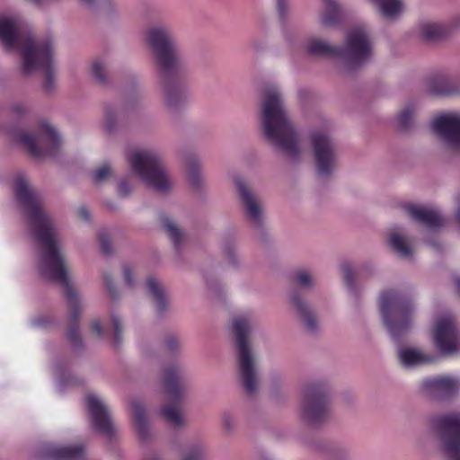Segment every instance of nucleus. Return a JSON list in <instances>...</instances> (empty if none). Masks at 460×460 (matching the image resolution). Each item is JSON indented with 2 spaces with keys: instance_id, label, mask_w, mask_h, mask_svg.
<instances>
[{
  "instance_id": "obj_14",
  "label": "nucleus",
  "mask_w": 460,
  "mask_h": 460,
  "mask_svg": "<svg viewBox=\"0 0 460 460\" xmlns=\"http://www.w3.org/2000/svg\"><path fill=\"white\" fill-rule=\"evenodd\" d=\"M314 160L320 175L331 174L336 162V146L330 135L323 130L314 131L311 135Z\"/></svg>"
},
{
  "instance_id": "obj_60",
  "label": "nucleus",
  "mask_w": 460,
  "mask_h": 460,
  "mask_svg": "<svg viewBox=\"0 0 460 460\" xmlns=\"http://www.w3.org/2000/svg\"><path fill=\"white\" fill-rule=\"evenodd\" d=\"M456 286H457V288H458V292L460 294V279H456Z\"/></svg>"
},
{
  "instance_id": "obj_28",
  "label": "nucleus",
  "mask_w": 460,
  "mask_h": 460,
  "mask_svg": "<svg viewBox=\"0 0 460 460\" xmlns=\"http://www.w3.org/2000/svg\"><path fill=\"white\" fill-rule=\"evenodd\" d=\"M48 456L53 460H82L84 448L82 446L52 447Z\"/></svg>"
},
{
  "instance_id": "obj_55",
  "label": "nucleus",
  "mask_w": 460,
  "mask_h": 460,
  "mask_svg": "<svg viewBox=\"0 0 460 460\" xmlns=\"http://www.w3.org/2000/svg\"><path fill=\"white\" fill-rule=\"evenodd\" d=\"M77 2L89 10H94L97 5V0H77Z\"/></svg>"
},
{
  "instance_id": "obj_56",
  "label": "nucleus",
  "mask_w": 460,
  "mask_h": 460,
  "mask_svg": "<svg viewBox=\"0 0 460 460\" xmlns=\"http://www.w3.org/2000/svg\"><path fill=\"white\" fill-rule=\"evenodd\" d=\"M127 76H128V80L130 82H132V84H139V75L137 73H136L134 71H128V73L127 74Z\"/></svg>"
},
{
  "instance_id": "obj_51",
  "label": "nucleus",
  "mask_w": 460,
  "mask_h": 460,
  "mask_svg": "<svg viewBox=\"0 0 460 460\" xmlns=\"http://www.w3.org/2000/svg\"><path fill=\"white\" fill-rule=\"evenodd\" d=\"M92 330L93 332L98 336V337H103L105 336V332L102 330L101 323L98 320H94L92 323Z\"/></svg>"
},
{
  "instance_id": "obj_7",
  "label": "nucleus",
  "mask_w": 460,
  "mask_h": 460,
  "mask_svg": "<svg viewBox=\"0 0 460 460\" xmlns=\"http://www.w3.org/2000/svg\"><path fill=\"white\" fill-rule=\"evenodd\" d=\"M233 330L239 354V372L243 386L248 394H253L257 387L254 362L248 341L250 323L245 317L234 319Z\"/></svg>"
},
{
  "instance_id": "obj_45",
  "label": "nucleus",
  "mask_w": 460,
  "mask_h": 460,
  "mask_svg": "<svg viewBox=\"0 0 460 460\" xmlns=\"http://www.w3.org/2000/svg\"><path fill=\"white\" fill-rule=\"evenodd\" d=\"M248 46L255 52H262L266 49V43L260 39H251L248 42Z\"/></svg>"
},
{
  "instance_id": "obj_40",
  "label": "nucleus",
  "mask_w": 460,
  "mask_h": 460,
  "mask_svg": "<svg viewBox=\"0 0 460 460\" xmlns=\"http://www.w3.org/2000/svg\"><path fill=\"white\" fill-rule=\"evenodd\" d=\"M295 282L304 288H310L313 284L311 276L307 271L302 270L296 273L294 277Z\"/></svg>"
},
{
  "instance_id": "obj_20",
  "label": "nucleus",
  "mask_w": 460,
  "mask_h": 460,
  "mask_svg": "<svg viewBox=\"0 0 460 460\" xmlns=\"http://www.w3.org/2000/svg\"><path fill=\"white\" fill-rule=\"evenodd\" d=\"M235 184L248 219L253 224L260 226L261 222V208L259 201L243 180L237 178Z\"/></svg>"
},
{
  "instance_id": "obj_53",
  "label": "nucleus",
  "mask_w": 460,
  "mask_h": 460,
  "mask_svg": "<svg viewBox=\"0 0 460 460\" xmlns=\"http://www.w3.org/2000/svg\"><path fill=\"white\" fill-rule=\"evenodd\" d=\"M13 111L16 115H24L29 112V110L26 105L22 103H17L13 106Z\"/></svg>"
},
{
  "instance_id": "obj_19",
  "label": "nucleus",
  "mask_w": 460,
  "mask_h": 460,
  "mask_svg": "<svg viewBox=\"0 0 460 460\" xmlns=\"http://www.w3.org/2000/svg\"><path fill=\"white\" fill-rule=\"evenodd\" d=\"M261 105V115H287L288 112L283 93L275 84L263 87Z\"/></svg>"
},
{
  "instance_id": "obj_43",
  "label": "nucleus",
  "mask_w": 460,
  "mask_h": 460,
  "mask_svg": "<svg viewBox=\"0 0 460 460\" xmlns=\"http://www.w3.org/2000/svg\"><path fill=\"white\" fill-rule=\"evenodd\" d=\"M111 172V167L109 164H103L102 167L98 168L93 175V181L95 182H101L104 181Z\"/></svg>"
},
{
  "instance_id": "obj_11",
  "label": "nucleus",
  "mask_w": 460,
  "mask_h": 460,
  "mask_svg": "<svg viewBox=\"0 0 460 460\" xmlns=\"http://www.w3.org/2000/svg\"><path fill=\"white\" fill-rule=\"evenodd\" d=\"M45 39L36 40L31 33L24 32L18 16H0V42L9 51L18 50L22 60L24 50L29 44L36 49Z\"/></svg>"
},
{
  "instance_id": "obj_6",
  "label": "nucleus",
  "mask_w": 460,
  "mask_h": 460,
  "mask_svg": "<svg viewBox=\"0 0 460 460\" xmlns=\"http://www.w3.org/2000/svg\"><path fill=\"white\" fill-rule=\"evenodd\" d=\"M54 45L50 38L46 37L38 48L29 44L23 53L22 72L25 75L39 70L44 73L43 88L50 93L55 88V77L53 68Z\"/></svg>"
},
{
  "instance_id": "obj_52",
  "label": "nucleus",
  "mask_w": 460,
  "mask_h": 460,
  "mask_svg": "<svg viewBox=\"0 0 460 460\" xmlns=\"http://www.w3.org/2000/svg\"><path fill=\"white\" fill-rule=\"evenodd\" d=\"M100 4L103 9L111 11L117 6V0H100Z\"/></svg>"
},
{
  "instance_id": "obj_10",
  "label": "nucleus",
  "mask_w": 460,
  "mask_h": 460,
  "mask_svg": "<svg viewBox=\"0 0 460 460\" xmlns=\"http://www.w3.org/2000/svg\"><path fill=\"white\" fill-rule=\"evenodd\" d=\"M339 58L348 69L362 66L371 58L373 54L368 32L361 27L350 30L346 35L344 46L339 47Z\"/></svg>"
},
{
  "instance_id": "obj_30",
  "label": "nucleus",
  "mask_w": 460,
  "mask_h": 460,
  "mask_svg": "<svg viewBox=\"0 0 460 460\" xmlns=\"http://www.w3.org/2000/svg\"><path fill=\"white\" fill-rule=\"evenodd\" d=\"M132 417L136 430L141 439H146L148 434L147 420L146 411L141 402H132Z\"/></svg>"
},
{
  "instance_id": "obj_59",
  "label": "nucleus",
  "mask_w": 460,
  "mask_h": 460,
  "mask_svg": "<svg viewBox=\"0 0 460 460\" xmlns=\"http://www.w3.org/2000/svg\"><path fill=\"white\" fill-rule=\"evenodd\" d=\"M436 115H443V116H446V115H458V114H457V113H454V112L439 111V112H438Z\"/></svg>"
},
{
  "instance_id": "obj_36",
  "label": "nucleus",
  "mask_w": 460,
  "mask_h": 460,
  "mask_svg": "<svg viewBox=\"0 0 460 460\" xmlns=\"http://www.w3.org/2000/svg\"><path fill=\"white\" fill-rule=\"evenodd\" d=\"M129 111L128 104H122L119 101L110 100L102 102V111L104 115H116Z\"/></svg>"
},
{
  "instance_id": "obj_47",
  "label": "nucleus",
  "mask_w": 460,
  "mask_h": 460,
  "mask_svg": "<svg viewBox=\"0 0 460 460\" xmlns=\"http://www.w3.org/2000/svg\"><path fill=\"white\" fill-rule=\"evenodd\" d=\"M179 346V342L174 336H170L165 341V347L169 351H175Z\"/></svg>"
},
{
  "instance_id": "obj_23",
  "label": "nucleus",
  "mask_w": 460,
  "mask_h": 460,
  "mask_svg": "<svg viewBox=\"0 0 460 460\" xmlns=\"http://www.w3.org/2000/svg\"><path fill=\"white\" fill-rule=\"evenodd\" d=\"M319 13L320 24L326 28L338 27L345 18V12L339 0H322Z\"/></svg>"
},
{
  "instance_id": "obj_2",
  "label": "nucleus",
  "mask_w": 460,
  "mask_h": 460,
  "mask_svg": "<svg viewBox=\"0 0 460 460\" xmlns=\"http://www.w3.org/2000/svg\"><path fill=\"white\" fill-rule=\"evenodd\" d=\"M145 42L164 105L181 108L190 94V67L173 31L164 23L153 24L145 32Z\"/></svg>"
},
{
  "instance_id": "obj_32",
  "label": "nucleus",
  "mask_w": 460,
  "mask_h": 460,
  "mask_svg": "<svg viewBox=\"0 0 460 460\" xmlns=\"http://www.w3.org/2000/svg\"><path fill=\"white\" fill-rule=\"evenodd\" d=\"M291 303L303 318L306 329L310 332L315 331L317 325L316 320L308 311L306 305L299 298L296 293L292 295Z\"/></svg>"
},
{
  "instance_id": "obj_25",
  "label": "nucleus",
  "mask_w": 460,
  "mask_h": 460,
  "mask_svg": "<svg viewBox=\"0 0 460 460\" xmlns=\"http://www.w3.org/2000/svg\"><path fill=\"white\" fill-rule=\"evenodd\" d=\"M110 61L105 56L96 57L91 62L90 74L94 82L102 87L111 85L109 73Z\"/></svg>"
},
{
  "instance_id": "obj_3",
  "label": "nucleus",
  "mask_w": 460,
  "mask_h": 460,
  "mask_svg": "<svg viewBox=\"0 0 460 460\" xmlns=\"http://www.w3.org/2000/svg\"><path fill=\"white\" fill-rule=\"evenodd\" d=\"M379 308L383 322L394 340H397L411 326L413 306L410 299L395 290L382 292Z\"/></svg>"
},
{
  "instance_id": "obj_18",
  "label": "nucleus",
  "mask_w": 460,
  "mask_h": 460,
  "mask_svg": "<svg viewBox=\"0 0 460 460\" xmlns=\"http://www.w3.org/2000/svg\"><path fill=\"white\" fill-rule=\"evenodd\" d=\"M427 91L441 97L460 96V73L456 76L447 74L434 76L429 81Z\"/></svg>"
},
{
  "instance_id": "obj_26",
  "label": "nucleus",
  "mask_w": 460,
  "mask_h": 460,
  "mask_svg": "<svg viewBox=\"0 0 460 460\" xmlns=\"http://www.w3.org/2000/svg\"><path fill=\"white\" fill-rule=\"evenodd\" d=\"M419 32L423 40L435 42L446 38L448 35L449 29L443 23L428 21L419 25Z\"/></svg>"
},
{
  "instance_id": "obj_54",
  "label": "nucleus",
  "mask_w": 460,
  "mask_h": 460,
  "mask_svg": "<svg viewBox=\"0 0 460 460\" xmlns=\"http://www.w3.org/2000/svg\"><path fill=\"white\" fill-rule=\"evenodd\" d=\"M76 213H77L78 218L83 220V221H87L90 218V213H89L88 209L85 207H80L77 209Z\"/></svg>"
},
{
  "instance_id": "obj_37",
  "label": "nucleus",
  "mask_w": 460,
  "mask_h": 460,
  "mask_svg": "<svg viewBox=\"0 0 460 460\" xmlns=\"http://www.w3.org/2000/svg\"><path fill=\"white\" fill-rule=\"evenodd\" d=\"M187 172L190 182L194 187H198L200 181V175L196 157H190L187 160Z\"/></svg>"
},
{
  "instance_id": "obj_8",
  "label": "nucleus",
  "mask_w": 460,
  "mask_h": 460,
  "mask_svg": "<svg viewBox=\"0 0 460 460\" xmlns=\"http://www.w3.org/2000/svg\"><path fill=\"white\" fill-rule=\"evenodd\" d=\"M265 138L292 158L300 155L297 133L288 117H262Z\"/></svg>"
},
{
  "instance_id": "obj_42",
  "label": "nucleus",
  "mask_w": 460,
  "mask_h": 460,
  "mask_svg": "<svg viewBox=\"0 0 460 460\" xmlns=\"http://www.w3.org/2000/svg\"><path fill=\"white\" fill-rule=\"evenodd\" d=\"M98 240L100 246L102 250V252L106 255L112 253V245L110 240V237L108 234L106 233H100L98 235Z\"/></svg>"
},
{
  "instance_id": "obj_33",
  "label": "nucleus",
  "mask_w": 460,
  "mask_h": 460,
  "mask_svg": "<svg viewBox=\"0 0 460 460\" xmlns=\"http://www.w3.org/2000/svg\"><path fill=\"white\" fill-rule=\"evenodd\" d=\"M276 8L279 20L283 25V37L288 44H292V37L290 31L285 28V23L288 21L289 14V1L288 0H276Z\"/></svg>"
},
{
  "instance_id": "obj_35",
  "label": "nucleus",
  "mask_w": 460,
  "mask_h": 460,
  "mask_svg": "<svg viewBox=\"0 0 460 460\" xmlns=\"http://www.w3.org/2000/svg\"><path fill=\"white\" fill-rule=\"evenodd\" d=\"M389 244L402 257H410L412 253L411 246L405 239L398 234H393L390 236Z\"/></svg>"
},
{
  "instance_id": "obj_41",
  "label": "nucleus",
  "mask_w": 460,
  "mask_h": 460,
  "mask_svg": "<svg viewBox=\"0 0 460 460\" xmlns=\"http://www.w3.org/2000/svg\"><path fill=\"white\" fill-rule=\"evenodd\" d=\"M112 325L114 329L113 344L114 346L118 347L120 345L122 341V326L119 319L115 315L112 316Z\"/></svg>"
},
{
  "instance_id": "obj_1",
  "label": "nucleus",
  "mask_w": 460,
  "mask_h": 460,
  "mask_svg": "<svg viewBox=\"0 0 460 460\" xmlns=\"http://www.w3.org/2000/svg\"><path fill=\"white\" fill-rule=\"evenodd\" d=\"M18 202L28 215L35 239L42 248L40 268L44 277L60 284L69 305L70 316L67 338L74 347H81L83 342L79 332L80 300L74 287L70 284L66 267L54 234L51 218L43 211L41 200L28 186L24 177L20 176L14 183Z\"/></svg>"
},
{
  "instance_id": "obj_61",
  "label": "nucleus",
  "mask_w": 460,
  "mask_h": 460,
  "mask_svg": "<svg viewBox=\"0 0 460 460\" xmlns=\"http://www.w3.org/2000/svg\"><path fill=\"white\" fill-rule=\"evenodd\" d=\"M304 93H305V91H300V92H299V95H300V97H301V98H302V96H303V94H304Z\"/></svg>"
},
{
  "instance_id": "obj_29",
  "label": "nucleus",
  "mask_w": 460,
  "mask_h": 460,
  "mask_svg": "<svg viewBox=\"0 0 460 460\" xmlns=\"http://www.w3.org/2000/svg\"><path fill=\"white\" fill-rule=\"evenodd\" d=\"M399 358L404 367H415L431 363L433 358L414 349H402L399 351Z\"/></svg>"
},
{
  "instance_id": "obj_57",
  "label": "nucleus",
  "mask_w": 460,
  "mask_h": 460,
  "mask_svg": "<svg viewBox=\"0 0 460 460\" xmlns=\"http://www.w3.org/2000/svg\"><path fill=\"white\" fill-rule=\"evenodd\" d=\"M457 203H458V208H457V211L456 214V224L460 226V194L457 199Z\"/></svg>"
},
{
  "instance_id": "obj_38",
  "label": "nucleus",
  "mask_w": 460,
  "mask_h": 460,
  "mask_svg": "<svg viewBox=\"0 0 460 460\" xmlns=\"http://www.w3.org/2000/svg\"><path fill=\"white\" fill-rule=\"evenodd\" d=\"M344 282L349 290L355 288V271L349 263H344L341 266Z\"/></svg>"
},
{
  "instance_id": "obj_4",
  "label": "nucleus",
  "mask_w": 460,
  "mask_h": 460,
  "mask_svg": "<svg viewBox=\"0 0 460 460\" xmlns=\"http://www.w3.org/2000/svg\"><path fill=\"white\" fill-rule=\"evenodd\" d=\"M12 134L14 140L35 158L54 156L62 145L56 129L47 123H41L35 134L21 128H14Z\"/></svg>"
},
{
  "instance_id": "obj_58",
  "label": "nucleus",
  "mask_w": 460,
  "mask_h": 460,
  "mask_svg": "<svg viewBox=\"0 0 460 460\" xmlns=\"http://www.w3.org/2000/svg\"><path fill=\"white\" fill-rule=\"evenodd\" d=\"M116 117H108V120H107V127L109 128V130L111 131V125L114 121Z\"/></svg>"
},
{
  "instance_id": "obj_9",
  "label": "nucleus",
  "mask_w": 460,
  "mask_h": 460,
  "mask_svg": "<svg viewBox=\"0 0 460 460\" xmlns=\"http://www.w3.org/2000/svg\"><path fill=\"white\" fill-rule=\"evenodd\" d=\"M163 386L170 402L161 409V415L170 424L180 427L183 423L179 409L181 405L184 388L182 372L178 366L172 365L164 369Z\"/></svg>"
},
{
  "instance_id": "obj_15",
  "label": "nucleus",
  "mask_w": 460,
  "mask_h": 460,
  "mask_svg": "<svg viewBox=\"0 0 460 460\" xmlns=\"http://www.w3.org/2000/svg\"><path fill=\"white\" fill-rule=\"evenodd\" d=\"M434 341L442 353L451 354L460 350V334L452 316L442 317L437 322Z\"/></svg>"
},
{
  "instance_id": "obj_16",
  "label": "nucleus",
  "mask_w": 460,
  "mask_h": 460,
  "mask_svg": "<svg viewBox=\"0 0 460 460\" xmlns=\"http://www.w3.org/2000/svg\"><path fill=\"white\" fill-rule=\"evenodd\" d=\"M86 406L93 429L106 437H112L114 428L110 412L102 402L94 394L86 396Z\"/></svg>"
},
{
  "instance_id": "obj_48",
  "label": "nucleus",
  "mask_w": 460,
  "mask_h": 460,
  "mask_svg": "<svg viewBox=\"0 0 460 460\" xmlns=\"http://www.w3.org/2000/svg\"><path fill=\"white\" fill-rule=\"evenodd\" d=\"M119 193L122 197L128 196L130 193V187L126 180H122L119 181Z\"/></svg>"
},
{
  "instance_id": "obj_13",
  "label": "nucleus",
  "mask_w": 460,
  "mask_h": 460,
  "mask_svg": "<svg viewBox=\"0 0 460 460\" xmlns=\"http://www.w3.org/2000/svg\"><path fill=\"white\" fill-rule=\"evenodd\" d=\"M446 455L450 460H460V414H446L434 420Z\"/></svg>"
},
{
  "instance_id": "obj_12",
  "label": "nucleus",
  "mask_w": 460,
  "mask_h": 460,
  "mask_svg": "<svg viewBox=\"0 0 460 460\" xmlns=\"http://www.w3.org/2000/svg\"><path fill=\"white\" fill-rule=\"evenodd\" d=\"M329 411L327 386L319 383L308 385L303 397L304 419L311 424H318L327 418Z\"/></svg>"
},
{
  "instance_id": "obj_5",
  "label": "nucleus",
  "mask_w": 460,
  "mask_h": 460,
  "mask_svg": "<svg viewBox=\"0 0 460 460\" xmlns=\"http://www.w3.org/2000/svg\"><path fill=\"white\" fill-rule=\"evenodd\" d=\"M128 162L133 172L150 188L165 192L171 188L167 172L161 158L153 152L136 151L131 153Z\"/></svg>"
},
{
  "instance_id": "obj_44",
  "label": "nucleus",
  "mask_w": 460,
  "mask_h": 460,
  "mask_svg": "<svg viewBox=\"0 0 460 460\" xmlns=\"http://www.w3.org/2000/svg\"><path fill=\"white\" fill-rule=\"evenodd\" d=\"M204 451L200 446L194 447L184 457V460H200Z\"/></svg>"
},
{
  "instance_id": "obj_34",
  "label": "nucleus",
  "mask_w": 460,
  "mask_h": 460,
  "mask_svg": "<svg viewBox=\"0 0 460 460\" xmlns=\"http://www.w3.org/2000/svg\"><path fill=\"white\" fill-rule=\"evenodd\" d=\"M160 221L164 226V231L169 234L174 246L178 248L182 239V233L177 227L176 224L172 222L168 217L163 215L160 217Z\"/></svg>"
},
{
  "instance_id": "obj_22",
  "label": "nucleus",
  "mask_w": 460,
  "mask_h": 460,
  "mask_svg": "<svg viewBox=\"0 0 460 460\" xmlns=\"http://www.w3.org/2000/svg\"><path fill=\"white\" fill-rule=\"evenodd\" d=\"M405 209L416 222L430 229H437L444 225V218L434 209L419 205H407Z\"/></svg>"
},
{
  "instance_id": "obj_21",
  "label": "nucleus",
  "mask_w": 460,
  "mask_h": 460,
  "mask_svg": "<svg viewBox=\"0 0 460 460\" xmlns=\"http://www.w3.org/2000/svg\"><path fill=\"white\" fill-rule=\"evenodd\" d=\"M423 389L441 398L454 395L460 388L459 381L450 376H438L426 379L422 384Z\"/></svg>"
},
{
  "instance_id": "obj_39",
  "label": "nucleus",
  "mask_w": 460,
  "mask_h": 460,
  "mask_svg": "<svg viewBox=\"0 0 460 460\" xmlns=\"http://www.w3.org/2000/svg\"><path fill=\"white\" fill-rule=\"evenodd\" d=\"M420 111V102L417 100H409L403 104L398 115H414Z\"/></svg>"
},
{
  "instance_id": "obj_31",
  "label": "nucleus",
  "mask_w": 460,
  "mask_h": 460,
  "mask_svg": "<svg viewBox=\"0 0 460 460\" xmlns=\"http://www.w3.org/2000/svg\"><path fill=\"white\" fill-rule=\"evenodd\" d=\"M148 292L153 296L156 310L159 314L163 313L167 305L164 290L161 284L153 277L148 278L146 281Z\"/></svg>"
},
{
  "instance_id": "obj_50",
  "label": "nucleus",
  "mask_w": 460,
  "mask_h": 460,
  "mask_svg": "<svg viewBox=\"0 0 460 460\" xmlns=\"http://www.w3.org/2000/svg\"><path fill=\"white\" fill-rule=\"evenodd\" d=\"M123 272H124V278H125L126 284L128 287H132L134 285V280H133V278H132V270H131V269L129 267H128V266H125L124 269H123Z\"/></svg>"
},
{
  "instance_id": "obj_27",
  "label": "nucleus",
  "mask_w": 460,
  "mask_h": 460,
  "mask_svg": "<svg viewBox=\"0 0 460 460\" xmlns=\"http://www.w3.org/2000/svg\"><path fill=\"white\" fill-rule=\"evenodd\" d=\"M306 53L310 56L336 57L339 58V47L330 44L328 41L317 38L310 39L305 47Z\"/></svg>"
},
{
  "instance_id": "obj_24",
  "label": "nucleus",
  "mask_w": 460,
  "mask_h": 460,
  "mask_svg": "<svg viewBox=\"0 0 460 460\" xmlns=\"http://www.w3.org/2000/svg\"><path fill=\"white\" fill-rule=\"evenodd\" d=\"M371 4L377 13L389 21L396 20L403 12L402 0H365Z\"/></svg>"
},
{
  "instance_id": "obj_49",
  "label": "nucleus",
  "mask_w": 460,
  "mask_h": 460,
  "mask_svg": "<svg viewBox=\"0 0 460 460\" xmlns=\"http://www.w3.org/2000/svg\"><path fill=\"white\" fill-rule=\"evenodd\" d=\"M413 117H399L398 125L403 130H406L412 124Z\"/></svg>"
},
{
  "instance_id": "obj_17",
  "label": "nucleus",
  "mask_w": 460,
  "mask_h": 460,
  "mask_svg": "<svg viewBox=\"0 0 460 460\" xmlns=\"http://www.w3.org/2000/svg\"><path fill=\"white\" fill-rule=\"evenodd\" d=\"M433 133L452 147H460V117H437L431 123Z\"/></svg>"
},
{
  "instance_id": "obj_46",
  "label": "nucleus",
  "mask_w": 460,
  "mask_h": 460,
  "mask_svg": "<svg viewBox=\"0 0 460 460\" xmlns=\"http://www.w3.org/2000/svg\"><path fill=\"white\" fill-rule=\"evenodd\" d=\"M103 280H104L107 289L109 290V292L111 296V298L115 299L117 297L118 294H117L116 287L114 286V284L112 282V278L110 275H105L103 278Z\"/></svg>"
}]
</instances>
